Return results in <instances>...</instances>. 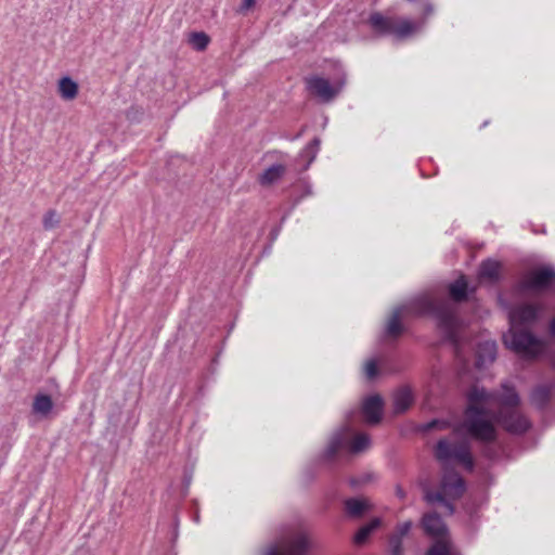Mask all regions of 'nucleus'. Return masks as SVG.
<instances>
[{
    "mask_svg": "<svg viewBox=\"0 0 555 555\" xmlns=\"http://www.w3.org/2000/svg\"><path fill=\"white\" fill-rule=\"evenodd\" d=\"M518 403V395L507 385H503L500 396L475 385L467 393L463 427L472 437L485 441L495 438L496 421L507 431L522 434L530 427V423L517 410Z\"/></svg>",
    "mask_w": 555,
    "mask_h": 555,
    "instance_id": "obj_1",
    "label": "nucleus"
},
{
    "mask_svg": "<svg viewBox=\"0 0 555 555\" xmlns=\"http://www.w3.org/2000/svg\"><path fill=\"white\" fill-rule=\"evenodd\" d=\"M423 314H433L438 320L439 326L446 333V336L455 340L457 320L453 306L444 299H438L428 294L418 296L396 308L387 322V334L391 337L399 336L403 330L401 318Z\"/></svg>",
    "mask_w": 555,
    "mask_h": 555,
    "instance_id": "obj_2",
    "label": "nucleus"
},
{
    "mask_svg": "<svg viewBox=\"0 0 555 555\" xmlns=\"http://www.w3.org/2000/svg\"><path fill=\"white\" fill-rule=\"evenodd\" d=\"M539 308L533 305H524L513 309L509 313V331L503 336L506 347L525 357H534L544 349V343L528 331L518 328L520 325L533 322L538 317Z\"/></svg>",
    "mask_w": 555,
    "mask_h": 555,
    "instance_id": "obj_3",
    "label": "nucleus"
},
{
    "mask_svg": "<svg viewBox=\"0 0 555 555\" xmlns=\"http://www.w3.org/2000/svg\"><path fill=\"white\" fill-rule=\"evenodd\" d=\"M310 547L308 533L301 526L284 528L267 547L264 555H307Z\"/></svg>",
    "mask_w": 555,
    "mask_h": 555,
    "instance_id": "obj_4",
    "label": "nucleus"
},
{
    "mask_svg": "<svg viewBox=\"0 0 555 555\" xmlns=\"http://www.w3.org/2000/svg\"><path fill=\"white\" fill-rule=\"evenodd\" d=\"M465 491L464 480L453 470L446 469L441 479L440 488L437 492L426 490L425 500L429 504L439 503L444 509V514L452 515L454 507L451 501L462 496Z\"/></svg>",
    "mask_w": 555,
    "mask_h": 555,
    "instance_id": "obj_5",
    "label": "nucleus"
},
{
    "mask_svg": "<svg viewBox=\"0 0 555 555\" xmlns=\"http://www.w3.org/2000/svg\"><path fill=\"white\" fill-rule=\"evenodd\" d=\"M436 456L439 461L446 463L451 461L460 463L468 470H472L474 466L469 443L466 439L460 438L457 431L438 442Z\"/></svg>",
    "mask_w": 555,
    "mask_h": 555,
    "instance_id": "obj_6",
    "label": "nucleus"
},
{
    "mask_svg": "<svg viewBox=\"0 0 555 555\" xmlns=\"http://www.w3.org/2000/svg\"><path fill=\"white\" fill-rule=\"evenodd\" d=\"M371 447V439L367 434L357 433L350 427L344 428L331 439L326 453L333 456L339 450H347L352 454L362 453Z\"/></svg>",
    "mask_w": 555,
    "mask_h": 555,
    "instance_id": "obj_7",
    "label": "nucleus"
},
{
    "mask_svg": "<svg viewBox=\"0 0 555 555\" xmlns=\"http://www.w3.org/2000/svg\"><path fill=\"white\" fill-rule=\"evenodd\" d=\"M369 23L372 28L380 33H396L397 35H410L417 30V23L408 18L385 16L380 13H373Z\"/></svg>",
    "mask_w": 555,
    "mask_h": 555,
    "instance_id": "obj_8",
    "label": "nucleus"
},
{
    "mask_svg": "<svg viewBox=\"0 0 555 555\" xmlns=\"http://www.w3.org/2000/svg\"><path fill=\"white\" fill-rule=\"evenodd\" d=\"M308 91L322 102H331L341 91L344 81L332 85L327 79L313 75L305 79Z\"/></svg>",
    "mask_w": 555,
    "mask_h": 555,
    "instance_id": "obj_9",
    "label": "nucleus"
},
{
    "mask_svg": "<svg viewBox=\"0 0 555 555\" xmlns=\"http://www.w3.org/2000/svg\"><path fill=\"white\" fill-rule=\"evenodd\" d=\"M555 279V270L551 267L537 268L529 271L521 281L524 291H542L548 287Z\"/></svg>",
    "mask_w": 555,
    "mask_h": 555,
    "instance_id": "obj_10",
    "label": "nucleus"
},
{
    "mask_svg": "<svg viewBox=\"0 0 555 555\" xmlns=\"http://www.w3.org/2000/svg\"><path fill=\"white\" fill-rule=\"evenodd\" d=\"M422 525L425 532L430 535L435 541L449 539L448 529L436 513H426L423 516Z\"/></svg>",
    "mask_w": 555,
    "mask_h": 555,
    "instance_id": "obj_11",
    "label": "nucleus"
},
{
    "mask_svg": "<svg viewBox=\"0 0 555 555\" xmlns=\"http://www.w3.org/2000/svg\"><path fill=\"white\" fill-rule=\"evenodd\" d=\"M363 415L366 423L377 424L382 417L383 400L379 396L366 398L362 405Z\"/></svg>",
    "mask_w": 555,
    "mask_h": 555,
    "instance_id": "obj_12",
    "label": "nucleus"
},
{
    "mask_svg": "<svg viewBox=\"0 0 555 555\" xmlns=\"http://www.w3.org/2000/svg\"><path fill=\"white\" fill-rule=\"evenodd\" d=\"M412 522L411 521H404L396 528L395 532L389 537V553L390 555H402L403 548H402V541L403 538L409 533L411 530Z\"/></svg>",
    "mask_w": 555,
    "mask_h": 555,
    "instance_id": "obj_13",
    "label": "nucleus"
},
{
    "mask_svg": "<svg viewBox=\"0 0 555 555\" xmlns=\"http://www.w3.org/2000/svg\"><path fill=\"white\" fill-rule=\"evenodd\" d=\"M57 92L63 100L73 101L78 95L79 87L70 77L65 76L57 82Z\"/></svg>",
    "mask_w": 555,
    "mask_h": 555,
    "instance_id": "obj_14",
    "label": "nucleus"
},
{
    "mask_svg": "<svg viewBox=\"0 0 555 555\" xmlns=\"http://www.w3.org/2000/svg\"><path fill=\"white\" fill-rule=\"evenodd\" d=\"M285 171V166L281 164L272 165L258 177V182L262 186H270L278 182L284 176Z\"/></svg>",
    "mask_w": 555,
    "mask_h": 555,
    "instance_id": "obj_15",
    "label": "nucleus"
},
{
    "mask_svg": "<svg viewBox=\"0 0 555 555\" xmlns=\"http://www.w3.org/2000/svg\"><path fill=\"white\" fill-rule=\"evenodd\" d=\"M496 354V345L494 341L487 340L478 346L477 350V365L485 366L494 361Z\"/></svg>",
    "mask_w": 555,
    "mask_h": 555,
    "instance_id": "obj_16",
    "label": "nucleus"
},
{
    "mask_svg": "<svg viewBox=\"0 0 555 555\" xmlns=\"http://www.w3.org/2000/svg\"><path fill=\"white\" fill-rule=\"evenodd\" d=\"M413 396L409 388H400L393 396V406L396 413H402L412 404Z\"/></svg>",
    "mask_w": 555,
    "mask_h": 555,
    "instance_id": "obj_17",
    "label": "nucleus"
},
{
    "mask_svg": "<svg viewBox=\"0 0 555 555\" xmlns=\"http://www.w3.org/2000/svg\"><path fill=\"white\" fill-rule=\"evenodd\" d=\"M425 555H459L449 539L435 541Z\"/></svg>",
    "mask_w": 555,
    "mask_h": 555,
    "instance_id": "obj_18",
    "label": "nucleus"
},
{
    "mask_svg": "<svg viewBox=\"0 0 555 555\" xmlns=\"http://www.w3.org/2000/svg\"><path fill=\"white\" fill-rule=\"evenodd\" d=\"M53 409V402L48 395H37L33 402V412L42 416L48 415Z\"/></svg>",
    "mask_w": 555,
    "mask_h": 555,
    "instance_id": "obj_19",
    "label": "nucleus"
},
{
    "mask_svg": "<svg viewBox=\"0 0 555 555\" xmlns=\"http://www.w3.org/2000/svg\"><path fill=\"white\" fill-rule=\"evenodd\" d=\"M500 270H501L500 262L492 260V259H488L481 263L479 274H480V278H482V279H488V280L493 281L499 278Z\"/></svg>",
    "mask_w": 555,
    "mask_h": 555,
    "instance_id": "obj_20",
    "label": "nucleus"
},
{
    "mask_svg": "<svg viewBox=\"0 0 555 555\" xmlns=\"http://www.w3.org/2000/svg\"><path fill=\"white\" fill-rule=\"evenodd\" d=\"M467 282L462 275L450 284L449 294L454 301H462L466 298Z\"/></svg>",
    "mask_w": 555,
    "mask_h": 555,
    "instance_id": "obj_21",
    "label": "nucleus"
},
{
    "mask_svg": "<svg viewBox=\"0 0 555 555\" xmlns=\"http://www.w3.org/2000/svg\"><path fill=\"white\" fill-rule=\"evenodd\" d=\"M379 526H380V519L375 518L372 521H370L369 524L361 527L353 538L354 543L359 544V545L363 544L367 540V538L371 535V533L375 529H377Z\"/></svg>",
    "mask_w": 555,
    "mask_h": 555,
    "instance_id": "obj_22",
    "label": "nucleus"
},
{
    "mask_svg": "<svg viewBox=\"0 0 555 555\" xmlns=\"http://www.w3.org/2000/svg\"><path fill=\"white\" fill-rule=\"evenodd\" d=\"M551 397V388L547 386L537 387L531 393V401L537 406H543Z\"/></svg>",
    "mask_w": 555,
    "mask_h": 555,
    "instance_id": "obj_23",
    "label": "nucleus"
},
{
    "mask_svg": "<svg viewBox=\"0 0 555 555\" xmlns=\"http://www.w3.org/2000/svg\"><path fill=\"white\" fill-rule=\"evenodd\" d=\"M367 508L364 500L351 499L346 502V509L351 516H360Z\"/></svg>",
    "mask_w": 555,
    "mask_h": 555,
    "instance_id": "obj_24",
    "label": "nucleus"
},
{
    "mask_svg": "<svg viewBox=\"0 0 555 555\" xmlns=\"http://www.w3.org/2000/svg\"><path fill=\"white\" fill-rule=\"evenodd\" d=\"M208 43L209 37H188L186 39V44L196 51L205 50Z\"/></svg>",
    "mask_w": 555,
    "mask_h": 555,
    "instance_id": "obj_25",
    "label": "nucleus"
},
{
    "mask_svg": "<svg viewBox=\"0 0 555 555\" xmlns=\"http://www.w3.org/2000/svg\"><path fill=\"white\" fill-rule=\"evenodd\" d=\"M59 222H60V219H59V216L55 210H49L43 216L42 223H43V228L46 230H51V229L55 228L59 224Z\"/></svg>",
    "mask_w": 555,
    "mask_h": 555,
    "instance_id": "obj_26",
    "label": "nucleus"
},
{
    "mask_svg": "<svg viewBox=\"0 0 555 555\" xmlns=\"http://www.w3.org/2000/svg\"><path fill=\"white\" fill-rule=\"evenodd\" d=\"M257 0H242L237 11L241 14H248L251 12L256 7Z\"/></svg>",
    "mask_w": 555,
    "mask_h": 555,
    "instance_id": "obj_27",
    "label": "nucleus"
},
{
    "mask_svg": "<svg viewBox=\"0 0 555 555\" xmlns=\"http://www.w3.org/2000/svg\"><path fill=\"white\" fill-rule=\"evenodd\" d=\"M364 373L369 379H372L377 375V366L373 360H370L365 363Z\"/></svg>",
    "mask_w": 555,
    "mask_h": 555,
    "instance_id": "obj_28",
    "label": "nucleus"
},
{
    "mask_svg": "<svg viewBox=\"0 0 555 555\" xmlns=\"http://www.w3.org/2000/svg\"><path fill=\"white\" fill-rule=\"evenodd\" d=\"M422 9L424 11V17H427L434 13V5L429 0H424L422 2Z\"/></svg>",
    "mask_w": 555,
    "mask_h": 555,
    "instance_id": "obj_29",
    "label": "nucleus"
},
{
    "mask_svg": "<svg viewBox=\"0 0 555 555\" xmlns=\"http://www.w3.org/2000/svg\"><path fill=\"white\" fill-rule=\"evenodd\" d=\"M443 423L441 422H438V421H433L430 423H428L426 426H425V429H431V428H435L436 426H440L442 425Z\"/></svg>",
    "mask_w": 555,
    "mask_h": 555,
    "instance_id": "obj_30",
    "label": "nucleus"
},
{
    "mask_svg": "<svg viewBox=\"0 0 555 555\" xmlns=\"http://www.w3.org/2000/svg\"><path fill=\"white\" fill-rule=\"evenodd\" d=\"M551 333H552V335L555 336V315H554V319L552 320V323H551Z\"/></svg>",
    "mask_w": 555,
    "mask_h": 555,
    "instance_id": "obj_31",
    "label": "nucleus"
},
{
    "mask_svg": "<svg viewBox=\"0 0 555 555\" xmlns=\"http://www.w3.org/2000/svg\"><path fill=\"white\" fill-rule=\"evenodd\" d=\"M312 144H313V145H315V146H319L320 141H319L318 139H314V140L312 141Z\"/></svg>",
    "mask_w": 555,
    "mask_h": 555,
    "instance_id": "obj_32",
    "label": "nucleus"
},
{
    "mask_svg": "<svg viewBox=\"0 0 555 555\" xmlns=\"http://www.w3.org/2000/svg\"><path fill=\"white\" fill-rule=\"evenodd\" d=\"M398 494H399L401 498H403V496H404V494H403V492H402L401 490H398Z\"/></svg>",
    "mask_w": 555,
    "mask_h": 555,
    "instance_id": "obj_33",
    "label": "nucleus"
},
{
    "mask_svg": "<svg viewBox=\"0 0 555 555\" xmlns=\"http://www.w3.org/2000/svg\"><path fill=\"white\" fill-rule=\"evenodd\" d=\"M191 35L197 36V35H205L204 33H192Z\"/></svg>",
    "mask_w": 555,
    "mask_h": 555,
    "instance_id": "obj_34",
    "label": "nucleus"
}]
</instances>
